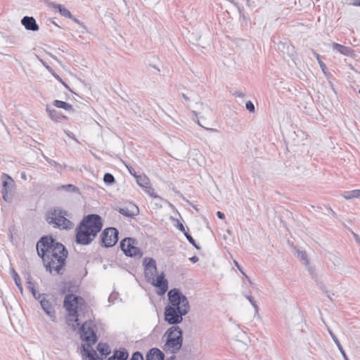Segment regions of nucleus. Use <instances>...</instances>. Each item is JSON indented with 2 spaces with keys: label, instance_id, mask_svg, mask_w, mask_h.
Here are the masks:
<instances>
[{
  "label": "nucleus",
  "instance_id": "nucleus-8",
  "mask_svg": "<svg viewBox=\"0 0 360 360\" xmlns=\"http://www.w3.org/2000/svg\"><path fill=\"white\" fill-rule=\"evenodd\" d=\"M120 248L128 257H141V250L135 246V240L132 238H125L120 242Z\"/></svg>",
  "mask_w": 360,
  "mask_h": 360
},
{
  "label": "nucleus",
  "instance_id": "nucleus-10",
  "mask_svg": "<svg viewBox=\"0 0 360 360\" xmlns=\"http://www.w3.org/2000/svg\"><path fill=\"white\" fill-rule=\"evenodd\" d=\"M53 297L49 294H46L44 297L39 301L41 309L51 319L56 317V311L53 306Z\"/></svg>",
  "mask_w": 360,
  "mask_h": 360
},
{
  "label": "nucleus",
  "instance_id": "nucleus-32",
  "mask_svg": "<svg viewBox=\"0 0 360 360\" xmlns=\"http://www.w3.org/2000/svg\"><path fill=\"white\" fill-rule=\"evenodd\" d=\"M61 188L70 193H79V188L73 184H67L61 186Z\"/></svg>",
  "mask_w": 360,
  "mask_h": 360
},
{
  "label": "nucleus",
  "instance_id": "nucleus-15",
  "mask_svg": "<svg viewBox=\"0 0 360 360\" xmlns=\"http://www.w3.org/2000/svg\"><path fill=\"white\" fill-rule=\"evenodd\" d=\"M165 354L158 348H152L146 354V360H164Z\"/></svg>",
  "mask_w": 360,
  "mask_h": 360
},
{
  "label": "nucleus",
  "instance_id": "nucleus-63",
  "mask_svg": "<svg viewBox=\"0 0 360 360\" xmlns=\"http://www.w3.org/2000/svg\"><path fill=\"white\" fill-rule=\"evenodd\" d=\"M71 19L72 20H74L75 22L79 23V20L77 18H75L74 16H73V18H71Z\"/></svg>",
  "mask_w": 360,
  "mask_h": 360
},
{
  "label": "nucleus",
  "instance_id": "nucleus-18",
  "mask_svg": "<svg viewBox=\"0 0 360 360\" xmlns=\"http://www.w3.org/2000/svg\"><path fill=\"white\" fill-rule=\"evenodd\" d=\"M46 112H48L50 118L55 122H60L65 116L63 115L60 112L54 108L46 107Z\"/></svg>",
  "mask_w": 360,
  "mask_h": 360
},
{
  "label": "nucleus",
  "instance_id": "nucleus-34",
  "mask_svg": "<svg viewBox=\"0 0 360 360\" xmlns=\"http://www.w3.org/2000/svg\"><path fill=\"white\" fill-rule=\"evenodd\" d=\"M314 54L316 56V60H318V63H319L322 71L324 73H326V70L327 68H326L325 63L321 60L320 55L316 52H314Z\"/></svg>",
  "mask_w": 360,
  "mask_h": 360
},
{
  "label": "nucleus",
  "instance_id": "nucleus-24",
  "mask_svg": "<svg viewBox=\"0 0 360 360\" xmlns=\"http://www.w3.org/2000/svg\"><path fill=\"white\" fill-rule=\"evenodd\" d=\"M53 105L58 108H63L65 110L70 111L72 110V106L69 104L67 102L60 101V100H55L53 102Z\"/></svg>",
  "mask_w": 360,
  "mask_h": 360
},
{
  "label": "nucleus",
  "instance_id": "nucleus-19",
  "mask_svg": "<svg viewBox=\"0 0 360 360\" xmlns=\"http://www.w3.org/2000/svg\"><path fill=\"white\" fill-rule=\"evenodd\" d=\"M327 330H328V332L330 334L331 338L333 339V342H335V344L338 347L339 351L340 352L341 354L342 355L344 359L345 360H349V359H348V357H347V354L345 353V351L344 350V349H343L342 346L341 345L340 341L338 340V339L337 338L335 335L333 333L332 330L329 327H327Z\"/></svg>",
  "mask_w": 360,
  "mask_h": 360
},
{
  "label": "nucleus",
  "instance_id": "nucleus-49",
  "mask_svg": "<svg viewBox=\"0 0 360 360\" xmlns=\"http://www.w3.org/2000/svg\"><path fill=\"white\" fill-rule=\"evenodd\" d=\"M326 208L328 211V212L333 217L336 216V213L332 210L330 207H326Z\"/></svg>",
  "mask_w": 360,
  "mask_h": 360
},
{
  "label": "nucleus",
  "instance_id": "nucleus-21",
  "mask_svg": "<svg viewBox=\"0 0 360 360\" xmlns=\"http://www.w3.org/2000/svg\"><path fill=\"white\" fill-rule=\"evenodd\" d=\"M101 356H107L110 353V349L107 343L99 342L96 347Z\"/></svg>",
  "mask_w": 360,
  "mask_h": 360
},
{
  "label": "nucleus",
  "instance_id": "nucleus-41",
  "mask_svg": "<svg viewBox=\"0 0 360 360\" xmlns=\"http://www.w3.org/2000/svg\"><path fill=\"white\" fill-rule=\"evenodd\" d=\"M320 288L326 295V296L328 297V299L330 300L331 301H333L330 292L326 290V287L323 285H321Z\"/></svg>",
  "mask_w": 360,
  "mask_h": 360
},
{
  "label": "nucleus",
  "instance_id": "nucleus-59",
  "mask_svg": "<svg viewBox=\"0 0 360 360\" xmlns=\"http://www.w3.org/2000/svg\"><path fill=\"white\" fill-rule=\"evenodd\" d=\"M227 1L231 2V4H233V5L237 6V3L236 2L235 0H227Z\"/></svg>",
  "mask_w": 360,
  "mask_h": 360
},
{
  "label": "nucleus",
  "instance_id": "nucleus-31",
  "mask_svg": "<svg viewBox=\"0 0 360 360\" xmlns=\"http://www.w3.org/2000/svg\"><path fill=\"white\" fill-rule=\"evenodd\" d=\"M103 181L108 185H112L115 182V179L112 174L105 173L103 176Z\"/></svg>",
  "mask_w": 360,
  "mask_h": 360
},
{
  "label": "nucleus",
  "instance_id": "nucleus-36",
  "mask_svg": "<svg viewBox=\"0 0 360 360\" xmlns=\"http://www.w3.org/2000/svg\"><path fill=\"white\" fill-rule=\"evenodd\" d=\"M184 236H186L188 241L192 244L195 248L199 249V246L196 244L195 240L193 239V238L188 233L185 232Z\"/></svg>",
  "mask_w": 360,
  "mask_h": 360
},
{
  "label": "nucleus",
  "instance_id": "nucleus-42",
  "mask_svg": "<svg viewBox=\"0 0 360 360\" xmlns=\"http://www.w3.org/2000/svg\"><path fill=\"white\" fill-rule=\"evenodd\" d=\"M232 94L236 97L243 98L245 96V94L240 91H234L232 92Z\"/></svg>",
  "mask_w": 360,
  "mask_h": 360
},
{
  "label": "nucleus",
  "instance_id": "nucleus-3",
  "mask_svg": "<svg viewBox=\"0 0 360 360\" xmlns=\"http://www.w3.org/2000/svg\"><path fill=\"white\" fill-rule=\"evenodd\" d=\"M103 227L102 218L96 214L84 217L76 229L75 241L77 244L89 245Z\"/></svg>",
  "mask_w": 360,
  "mask_h": 360
},
{
  "label": "nucleus",
  "instance_id": "nucleus-7",
  "mask_svg": "<svg viewBox=\"0 0 360 360\" xmlns=\"http://www.w3.org/2000/svg\"><path fill=\"white\" fill-rule=\"evenodd\" d=\"M65 211L54 209L53 210L48 212L46 218V221L49 224H53L54 227L63 229H70L72 222L65 217Z\"/></svg>",
  "mask_w": 360,
  "mask_h": 360
},
{
  "label": "nucleus",
  "instance_id": "nucleus-52",
  "mask_svg": "<svg viewBox=\"0 0 360 360\" xmlns=\"http://www.w3.org/2000/svg\"><path fill=\"white\" fill-rule=\"evenodd\" d=\"M54 77L58 80L60 81L65 87H68V85L62 80V79L60 77L59 75H54Z\"/></svg>",
  "mask_w": 360,
  "mask_h": 360
},
{
  "label": "nucleus",
  "instance_id": "nucleus-50",
  "mask_svg": "<svg viewBox=\"0 0 360 360\" xmlns=\"http://www.w3.org/2000/svg\"><path fill=\"white\" fill-rule=\"evenodd\" d=\"M235 266L238 268V269L243 274H245V273L243 271L242 268L240 267V264L237 261H234Z\"/></svg>",
  "mask_w": 360,
  "mask_h": 360
},
{
  "label": "nucleus",
  "instance_id": "nucleus-35",
  "mask_svg": "<svg viewBox=\"0 0 360 360\" xmlns=\"http://www.w3.org/2000/svg\"><path fill=\"white\" fill-rule=\"evenodd\" d=\"M2 198L6 202H11L13 198V194L8 191H1Z\"/></svg>",
  "mask_w": 360,
  "mask_h": 360
},
{
  "label": "nucleus",
  "instance_id": "nucleus-14",
  "mask_svg": "<svg viewBox=\"0 0 360 360\" xmlns=\"http://www.w3.org/2000/svg\"><path fill=\"white\" fill-rule=\"evenodd\" d=\"M129 358V352L124 348H120L113 352V354L108 360H127Z\"/></svg>",
  "mask_w": 360,
  "mask_h": 360
},
{
  "label": "nucleus",
  "instance_id": "nucleus-28",
  "mask_svg": "<svg viewBox=\"0 0 360 360\" xmlns=\"http://www.w3.org/2000/svg\"><path fill=\"white\" fill-rule=\"evenodd\" d=\"M143 190L151 198L159 199L160 200H162V198L155 193V189L150 186V184L147 186L146 188H144Z\"/></svg>",
  "mask_w": 360,
  "mask_h": 360
},
{
  "label": "nucleus",
  "instance_id": "nucleus-5",
  "mask_svg": "<svg viewBox=\"0 0 360 360\" xmlns=\"http://www.w3.org/2000/svg\"><path fill=\"white\" fill-rule=\"evenodd\" d=\"M167 340L163 349L166 353L174 355L181 349L183 344V333L179 326L174 325L165 333Z\"/></svg>",
  "mask_w": 360,
  "mask_h": 360
},
{
  "label": "nucleus",
  "instance_id": "nucleus-20",
  "mask_svg": "<svg viewBox=\"0 0 360 360\" xmlns=\"http://www.w3.org/2000/svg\"><path fill=\"white\" fill-rule=\"evenodd\" d=\"M333 49L346 56H352V53L353 52L350 47L345 46L338 43H333Z\"/></svg>",
  "mask_w": 360,
  "mask_h": 360
},
{
  "label": "nucleus",
  "instance_id": "nucleus-51",
  "mask_svg": "<svg viewBox=\"0 0 360 360\" xmlns=\"http://www.w3.org/2000/svg\"><path fill=\"white\" fill-rule=\"evenodd\" d=\"M189 260L193 263H195L199 260V259L197 256H193L189 258Z\"/></svg>",
  "mask_w": 360,
  "mask_h": 360
},
{
  "label": "nucleus",
  "instance_id": "nucleus-16",
  "mask_svg": "<svg viewBox=\"0 0 360 360\" xmlns=\"http://www.w3.org/2000/svg\"><path fill=\"white\" fill-rule=\"evenodd\" d=\"M49 5L55 11H58L62 16L68 18H73V15L71 14L70 11L68 10L63 6H62L60 4H55L53 2H51Z\"/></svg>",
  "mask_w": 360,
  "mask_h": 360
},
{
  "label": "nucleus",
  "instance_id": "nucleus-64",
  "mask_svg": "<svg viewBox=\"0 0 360 360\" xmlns=\"http://www.w3.org/2000/svg\"><path fill=\"white\" fill-rule=\"evenodd\" d=\"M44 65L46 67L48 70L51 69V68L49 65H45V63H44Z\"/></svg>",
  "mask_w": 360,
  "mask_h": 360
},
{
  "label": "nucleus",
  "instance_id": "nucleus-4",
  "mask_svg": "<svg viewBox=\"0 0 360 360\" xmlns=\"http://www.w3.org/2000/svg\"><path fill=\"white\" fill-rule=\"evenodd\" d=\"M81 339L85 342L82 345L83 355H85L84 360H102L92 348L98 341L96 335V326L94 321L89 320L85 321L79 328Z\"/></svg>",
  "mask_w": 360,
  "mask_h": 360
},
{
  "label": "nucleus",
  "instance_id": "nucleus-44",
  "mask_svg": "<svg viewBox=\"0 0 360 360\" xmlns=\"http://www.w3.org/2000/svg\"><path fill=\"white\" fill-rule=\"evenodd\" d=\"M117 299V294L116 293H111L108 297L109 302L113 303L114 301Z\"/></svg>",
  "mask_w": 360,
  "mask_h": 360
},
{
  "label": "nucleus",
  "instance_id": "nucleus-33",
  "mask_svg": "<svg viewBox=\"0 0 360 360\" xmlns=\"http://www.w3.org/2000/svg\"><path fill=\"white\" fill-rule=\"evenodd\" d=\"M157 271H153L152 270H149L148 269H145L144 274L147 281L150 282V280H154V276L155 275Z\"/></svg>",
  "mask_w": 360,
  "mask_h": 360
},
{
  "label": "nucleus",
  "instance_id": "nucleus-25",
  "mask_svg": "<svg viewBox=\"0 0 360 360\" xmlns=\"http://www.w3.org/2000/svg\"><path fill=\"white\" fill-rule=\"evenodd\" d=\"M145 269H148L153 271H157L156 262L153 258H145L143 260Z\"/></svg>",
  "mask_w": 360,
  "mask_h": 360
},
{
  "label": "nucleus",
  "instance_id": "nucleus-37",
  "mask_svg": "<svg viewBox=\"0 0 360 360\" xmlns=\"http://www.w3.org/2000/svg\"><path fill=\"white\" fill-rule=\"evenodd\" d=\"M307 266L308 271H309L310 276H311V278L313 279L316 281L317 276H316L314 267L312 266H310L309 264L308 265H307Z\"/></svg>",
  "mask_w": 360,
  "mask_h": 360
},
{
  "label": "nucleus",
  "instance_id": "nucleus-2",
  "mask_svg": "<svg viewBox=\"0 0 360 360\" xmlns=\"http://www.w3.org/2000/svg\"><path fill=\"white\" fill-rule=\"evenodd\" d=\"M168 304L165 307V321L170 325L182 322L183 317L190 311L188 298L179 289L173 288L167 293Z\"/></svg>",
  "mask_w": 360,
  "mask_h": 360
},
{
  "label": "nucleus",
  "instance_id": "nucleus-9",
  "mask_svg": "<svg viewBox=\"0 0 360 360\" xmlns=\"http://www.w3.org/2000/svg\"><path fill=\"white\" fill-rule=\"evenodd\" d=\"M119 231L117 229L110 227L105 229L101 235V245L110 248L114 246L118 241Z\"/></svg>",
  "mask_w": 360,
  "mask_h": 360
},
{
  "label": "nucleus",
  "instance_id": "nucleus-60",
  "mask_svg": "<svg viewBox=\"0 0 360 360\" xmlns=\"http://www.w3.org/2000/svg\"><path fill=\"white\" fill-rule=\"evenodd\" d=\"M191 113L196 117H198V112L195 110H192Z\"/></svg>",
  "mask_w": 360,
  "mask_h": 360
},
{
  "label": "nucleus",
  "instance_id": "nucleus-53",
  "mask_svg": "<svg viewBox=\"0 0 360 360\" xmlns=\"http://www.w3.org/2000/svg\"><path fill=\"white\" fill-rule=\"evenodd\" d=\"M351 4L354 6H360V0H355Z\"/></svg>",
  "mask_w": 360,
  "mask_h": 360
},
{
  "label": "nucleus",
  "instance_id": "nucleus-12",
  "mask_svg": "<svg viewBox=\"0 0 360 360\" xmlns=\"http://www.w3.org/2000/svg\"><path fill=\"white\" fill-rule=\"evenodd\" d=\"M21 23L27 30L38 31L39 29L36 20L33 17H23L21 20Z\"/></svg>",
  "mask_w": 360,
  "mask_h": 360
},
{
  "label": "nucleus",
  "instance_id": "nucleus-54",
  "mask_svg": "<svg viewBox=\"0 0 360 360\" xmlns=\"http://www.w3.org/2000/svg\"><path fill=\"white\" fill-rule=\"evenodd\" d=\"M182 97L184 98V99L186 101H191V98L185 94H181Z\"/></svg>",
  "mask_w": 360,
  "mask_h": 360
},
{
  "label": "nucleus",
  "instance_id": "nucleus-57",
  "mask_svg": "<svg viewBox=\"0 0 360 360\" xmlns=\"http://www.w3.org/2000/svg\"><path fill=\"white\" fill-rule=\"evenodd\" d=\"M30 292H31V293L32 294L33 296H35V294L37 292V290H36V288H34L33 290H32Z\"/></svg>",
  "mask_w": 360,
  "mask_h": 360
},
{
  "label": "nucleus",
  "instance_id": "nucleus-55",
  "mask_svg": "<svg viewBox=\"0 0 360 360\" xmlns=\"http://www.w3.org/2000/svg\"><path fill=\"white\" fill-rule=\"evenodd\" d=\"M20 177L22 179L26 181L27 180V175L25 172H21Z\"/></svg>",
  "mask_w": 360,
  "mask_h": 360
},
{
  "label": "nucleus",
  "instance_id": "nucleus-26",
  "mask_svg": "<svg viewBox=\"0 0 360 360\" xmlns=\"http://www.w3.org/2000/svg\"><path fill=\"white\" fill-rule=\"evenodd\" d=\"M295 255L297 256V257L301 262H303V264L304 265H308L309 264V259H308V257H307V252L304 250H302L297 249L296 250V252L295 253Z\"/></svg>",
  "mask_w": 360,
  "mask_h": 360
},
{
  "label": "nucleus",
  "instance_id": "nucleus-30",
  "mask_svg": "<svg viewBox=\"0 0 360 360\" xmlns=\"http://www.w3.org/2000/svg\"><path fill=\"white\" fill-rule=\"evenodd\" d=\"M243 295L248 300V301L250 302V304L252 305V307H254L255 310V312L256 313H258V311H259V307L257 306V304H256V302L255 301V299L254 297L249 293H246L245 292H243Z\"/></svg>",
  "mask_w": 360,
  "mask_h": 360
},
{
  "label": "nucleus",
  "instance_id": "nucleus-58",
  "mask_svg": "<svg viewBox=\"0 0 360 360\" xmlns=\"http://www.w3.org/2000/svg\"><path fill=\"white\" fill-rule=\"evenodd\" d=\"M30 292H31V293L32 294L33 296H35V294L37 292V290H36V288H34L33 290H32Z\"/></svg>",
  "mask_w": 360,
  "mask_h": 360
},
{
  "label": "nucleus",
  "instance_id": "nucleus-39",
  "mask_svg": "<svg viewBox=\"0 0 360 360\" xmlns=\"http://www.w3.org/2000/svg\"><path fill=\"white\" fill-rule=\"evenodd\" d=\"M26 284H27V288H28V290L30 291H31L32 290L35 288V285H34V283L32 281V277L30 276H28V277L27 278Z\"/></svg>",
  "mask_w": 360,
  "mask_h": 360
},
{
  "label": "nucleus",
  "instance_id": "nucleus-23",
  "mask_svg": "<svg viewBox=\"0 0 360 360\" xmlns=\"http://www.w3.org/2000/svg\"><path fill=\"white\" fill-rule=\"evenodd\" d=\"M137 184L143 189L150 184V179L146 175L135 176Z\"/></svg>",
  "mask_w": 360,
  "mask_h": 360
},
{
  "label": "nucleus",
  "instance_id": "nucleus-27",
  "mask_svg": "<svg viewBox=\"0 0 360 360\" xmlns=\"http://www.w3.org/2000/svg\"><path fill=\"white\" fill-rule=\"evenodd\" d=\"M11 275H12V278H13L17 288L20 291V292H22L23 288H22V284H21L20 278L19 275L18 274V273L13 269H12Z\"/></svg>",
  "mask_w": 360,
  "mask_h": 360
},
{
  "label": "nucleus",
  "instance_id": "nucleus-22",
  "mask_svg": "<svg viewBox=\"0 0 360 360\" xmlns=\"http://www.w3.org/2000/svg\"><path fill=\"white\" fill-rule=\"evenodd\" d=\"M342 196L346 200H350L352 198H357L360 197V189H356L352 191H344Z\"/></svg>",
  "mask_w": 360,
  "mask_h": 360
},
{
  "label": "nucleus",
  "instance_id": "nucleus-11",
  "mask_svg": "<svg viewBox=\"0 0 360 360\" xmlns=\"http://www.w3.org/2000/svg\"><path fill=\"white\" fill-rule=\"evenodd\" d=\"M152 283L159 288V295H164L168 290V281L162 273L157 278L153 281Z\"/></svg>",
  "mask_w": 360,
  "mask_h": 360
},
{
  "label": "nucleus",
  "instance_id": "nucleus-17",
  "mask_svg": "<svg viewBox=\"0 0 360 360\" xmlns=\"http://www.w3.org/2000/svg\"><path fill=\"white\" fill-rule=\"evenodd\" d=\"M3 178H6V179L4 180L2 182V188L1 191H8L11 192V189L14 186V181L13 179L7 174H3Z\"/></svg>",
  "mask_w": 360,
  "mask_h": 360
},
{
  "label": "nucleus",
  "instance_id": "nucleus-13",
  "mask_svg": "<svg viewBox=\"0 0 360 360\" xmlns=\"http://www.w3.org/2000/svg\"><path fill=\"white\" fill-rule=\"evenodd\" d=\"M119 212L124 217H134L138 215L139 210L136 205L131 203L129 206L120 208Z\"/></svg>",
  "mask_w": 360,
  "mask_h": 360
},
{
  "label": "nucleus",
  "instance_id": "nucleus-47",
  "mask_svg": "<svg viewBox=\"0 0 360 360\" xmlns=\"http://www.w3.org/2000/svg\"><path fill=\"white\" fill-rule=\"evenodd\" d=\"M178 229L182 231L184 234H185V232H187L186 230H185V228H184V226L181 224V223H179L178 224Z\"/></svg>",
  "mask_w": 360,
  "mask_h": 360
},
{
  "label": "nucleus",
  "instance_id": "nucleus-40",
  "mask_svg": "<svg viewBox=\"0 0 360 360\" xmlns=\"http://www.w3.org/2000/svg\"><path fill=\"white\" fill-rule=\"evenodd\" d=\"M245 108L250 112H254L255 111V105L251 101H248L246 102Z\"/></svg>",
  "mask_w": 360,
  "mask_h": 360
},
{
  "label": "nucleus",
  "instance_id": "nucleus-62",
  "mask_svg": "<svg viewBox=\"0 0 360 360\" xmlns=\"http://www.w3.org/2000/svg\"><path fill=\"white\" fill-rule=\"evenodd\" d=\"M169 360H176V356L174 355H172V356H170Z\"/></svg>",
  "mask_w": 360,
  "mask_h": 360
},
{
  "label": "nucleus",
  "instance_id": "nucleus-38",
  "mask_svg": "<svg viewBox=\"0 0 360 360\" xmlns=\"http://www.w3.org/2000/svg\"><path fill=\"white\" fill-rule=\"evenodd\" d=\"M129 360H143V357L141 353L137 351L133 353Z\"/></svg>",
  "mask_w": 360,
  "mask_h": 360
},
{
  "label": "nucleus",
  "instance_id": "nucleus-48",
  "mask_svg": "<svg viewBox=\"0 0 360 360\" xmlns=\"http://www.w3.org/2000/svg\"><path fill=\"white\" fill-rule=\"evenodd\" d=\"M217 216L218 217V218H219L221 219H224L225 218L224 214L220 211H218L217 212Z\"/></svg>",
  "mask_w": 360,
  "mask_h": 360
},
{
  "label": "nucleus",
  "instance_id": "nucleus-46",
  "mask_svg": "<svg viewBox=\"0 0 360 360\" xmlns=\"http://www.w3.org/2000/svg\"><path fill=\"white\" fill-rule=\"evenodd\" d=\"M198 122V124L200 127H203V128H204V127H203V126L200 123V121H199V120H198V122ZM205 129L206 130H207V131H214V132H217V131H218V130H217V129H214V128H207V127H205Z\"/></svg>",
  "mask_w": 360,
  "mask_h": 360
},
{
  "label": "nucleus",
  "instance_id": "nucleus-45",
  "mask_svg": "<svg viewBox=\"0 0 360 360\" xmlns=\"http://www.w3.org/2000/svg\"><path fill=\"white\" fill-rule=\"evenodd\" d=\"M127 167L128 169L129 172L135 177V176H137L136 172H135L134 169L131 166H127Z\"/></svg>",
  "mask_w": 360,
  "mask_h": 360
},
{
  "label": "nucleus",
  "instance_id": "nucleus-6",
  "mask_svg": "<svg viewBox=\"0 0 360 360\" xmlns=\"http://www.w3.org/2000/svg\"><path fill=\"white\" fill-rule=\"evenodd\" d=\"M63 302L64 307L68 312L67 322L68 324L70 322H75L78 325V309L85 304L84 298L74 294H68L65 295Z\"/></svg>",
  "mask_w": 360,
  "mask_h": 360
},
{
  "label": "nucleus",
  "instance_id": "nucleus-1",
  "mask_svg": "<svg viewBox=\"0 0 360 360\" xmlns=\"http://www.w3.org/2000/svg\"><path fill=\"white\" fill-rule=\"evenodd\" d=\"M36 248L46 271L53 275L63 274L68 252L62 243L51 236H46L39 239Z\"/></svg>",
  "mask_w": 360,
  "mask_h": 360
},
{
  "label": "nucleus",
  "instance_id": "nucleus-61",
  "mask_svg": "<svg viewBox=\"0 0 360 360\" xmlns=\"http://www.w3.org/2000/svg\"><path fill=\"white\" fill-rule=\"evenodd\" d=\"M243 275L245 276V278L248 280V281L251 283L250 278L245 274Z\"/></svg>",
  "mask_w": 360,
  "mask_h": 360
},
{
  "label": "nucleus",
  "instance_id": "nucleus-56",
  "mask_svg": "<svg viewBox=\"0 0 360 360\" xmlns=\"http://www.w3.org/2000/svg\"><path fill=\"white\" fill-rule=\"evenodd\" d=\"M65 134L70 138L73 139H75V138L74 137V135L72 132L70 131H65Z\"/></svg>",
  "mask_w": 360,
  "mask_h": 360
},
{
  "label": "nucleus",
  "instance_id": "nucleus-29",
  "mask_svg": "<svg viewBox=\"0 0 360 360\" xmlns=\"http://www.w3.org/2000/svg\"><path fill=\"white\" fill-rule=\"evenodd\" d=\"M44 159L49 163L51 165H53L54 167H58V169L59 170H63L65 168L66 165H61V164H59L58 162H57L56 161L52 160V159H50L49 158L46 157V155H42Z\"/></svg>",
  "mask_w": 360,
  "mask_h": 360
},
{
  "label": "nucleus",
  "instance_id": "nucleus-43",
  "mask_svg": "<svg viewBox=\"0 0 360 360\" xmlns=\"http://www.w3.org/2000/svg\"><path fill=\"white\" fill-rule=\"evenodd\" d=\"M46 293H38L37 292L35 294V296H33L37 300H38L39 302L44 297Z\"/></svg>",
  "mask_w": 360,
  "mask_h": 360
}]
</instances>
